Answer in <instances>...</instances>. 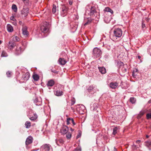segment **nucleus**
Masks as SVG:
<instances>
[{
  "instance_id": "obj_1",
  "label": "nucleus",
  "mask_w": 151,
  "mask_h": 151,
  "mask_svg": "<svg viewBox=\"0 0 151 151\" xmlns=\"http://www.w3.org/2000/svg\"><path fill=\"white\" fill-rule=\"evenodd\" d=\"M102 54L101 50L98 47H95L93 51V56L95 58H99L100 57Z\"/></svg>"
},
{
  "instance_id": "obj_2",
  "label": "nucleus",
  "mask_w": 151,
  "mask_h": 151,
  "mask_svg": "<svg viewBox=\"0 0 151 151\" xmlns=\"http://www.w3.org/2000/svg\"><path fill=\"white\" fill-rule=\"evenodd\" d=\"M114 36L117 37H120L122 35V31L119 28L116 29L114 31Z\"/></svg>"
},
{
  "instance_id": "obj_3",
  "label": "nucleus",
  "mask_w": 151,
  "mask_h": 151,
  "mask_svg": "<svg viewBox=\"0 0 151 151\" xmlns=\"http://www.w3.org/2000/svg\"><path fill=\"white\" fill-rule=\"evenodd\" d=\"M88 14L90 16H95L97 15V13L95 6H91L90 12Z\"/></svg>"
},
{
  "instance_id": "obj_4",
  "label": "nucleus",
  "mask_w": 151,
  "mask_h": 151,
  "mask_svg": "<svg viewBox=\"0 0 151 151\" xmlns=\"http://www.w3.org/2000/svg\"><path fill=\"white\" fill-rule=\"evenodd\" d=\"M29 12V9L26 7H24L23 9L21 11V14L22 17H25Z\"/></svg>"
},
{
  "instance_id": "obj_5",
  "label": "nucleus",
  "mask_w": 151,
  "mask_h": 151,
  "mask_svg": "<svg viewBox=\"0 0 151 151\" xmlns=\"http://www.w3.org/2000/svg\"><path fill=\"white\" fill-rule=\"evenodd\" d=\"M51 146L49 144H45L41 147V151H50Z\"/></svg>"
},
{
  "instance_id": "obj_6",
  "label": "nucleus",
  "mask_w": 151,
  "mask_h": 151,
  "mask_svg": "<svg viewBox=\"0 0 151 151\" xmlns=\"http://www.w3.org/2000/svg\"><path fill=\"white\" fill-rule=\"evenodd\" d=\"M62 9V11L61 12V14L63 17L65 16L67 14L68 8L65 6H63Z\"/></svg>"
},
{
  "instance_id": "obj_7",
  "label": "nucleus",
  "mask_w": 151,
  "mask_h": 151,
  "mask_svg": "<svg viewBox=\"0 0 151 151\" xmlns=\"http://www.w3.org/2000/svg\"><path fill=\"white\" fill-rule=\"evenodd\" d=\"M69 130L68 127L66 125H63L61 130V132L63 134H66Z\"/></svg>"
},
{
  "instance_id": "obj_8",
  "label": "nucleus",
  "mask_w": 151,
  "mask_h": 151,
  "mask_svg": "<svg viewBox=\"0 0 151 151\" xmlns=\"http://www.w3.org/2000/svg\"><path fill=\"white\" fill-rule=\"evenodd\" d=\"M33 138L31 136H29L27 139L25 141V144L26 145H28L32 143L33 142Z\"/></svg>"
},
{
  "instance_id": "obj_9",
  "label": "nucleus",
  "mask_w": 151,
  "mask_h": 151,
  "mask_svg": "<svg viewBox=\"0 0 151 151\" xmlns=\"http://www.w3.org/2000/svg\"><path fill=\"white\" fill-rule=\"evenodd\" d=\"M118 86V83L117 82H112L109 84V87L112 89H115Z\"/></svg>"
},
{
  "instance_id": "obj_10",
  "label": "nucleus",
  "mask_w": 151,
  "mask_h": 151,
  "mask_svg": "<svg viewBox=\"0 0 151 151\" xmlns=\"http://www.w3.org/2000/svg\"><path fill=\"white\" fill-rule=\"evenodd\" d=\"M144 145L149 150H150L151 147V140H148L146 141L145 142Z\"/></svg>"
},
{
  "instance_id": "obj_11",
  "label": "nucleus",
  "mask_w": 151,
  "mask_h": 151,
  "mask_svg": "<svg viewBox=\"0 0 151 151\" xmlns=\"http://www.w3.org/2000/svg\"><path fill=\"white\" fill-rule=\"evenodd\" d=\"M22 52V50L21 47L18 46H17V48L15 52L16 55H18L21 54Z\"/></svg>"
},
{
  "instance_id": "obj_12",
  "label": "nucleus",
  "mask_w": 151,
  "mask_h": 151,
  "mask_svg": "<svg viewBox=\"0 0 151 151\" xmlns=\"http://www.w3.org/2000/svg\"><path fill=\"white\" fill-rule=\"evenodd\" d=\"M16 44L15 42L12 41H9L8 45V48L10 49L14 48Z\"/></svg>"
},
{
  "instance_id": "obj_13",
  "label": "nucleus",
  "mask_w": 151,
  "mask_h": 151,
  "mask_svg": "<svg viewBox=\"0 0 151 151\" xmlns=\"http://www.w3.org/2000/svg\"><path fill=\"white\" fill-rule=\"evenodd\" d=\"M59 63L61 65H65L67 63V61L64 58H60L58 60Z\"/></svg>"
},
{
  "instance_id": "obj_14",
  "label": "nucleus",
  "mask_w": 151,
  "mask_h": 151,
  "mask_svg": "<svg viewBox=\"0 0 151 151\" xmlns=\"http://www.w3.org/2000/svg\"><path fill=\"white\" fill-rule=\"evenodd\" d=\"M30 77L29 73L28 72H26L25 74H23L22 76V78L25 81L28 80Z\"/></svg>"
},
{
  "instance_id": "obj_15",
  "label": "nucleus",
  "mask_w": 151,
  "mask_h": 151,
  "mask_svg": "<svg viewBox=\"0 0 151 151\" xmlns=\"http://www.w3.org/2000/svg\"><path fill=\"white\" fill-rule=\"evenodd\" d=\"M54 83L55 82L52 79H51L48 81L46 85L48 87L52 86L54 85Z\"/></svg>"
},
{
  "instance_id": "obj_16",
  "label": "nucleus",
  "mask_w": 151,
  "mask_h": 151,
  "mask_svg": "<svg viewBox=\"0 0 151 151\" xmlns=\"http://www.w3.org/2000/svg\"><path fill=\"white\" fill-rule=\"evenodd\" d=\"M27 27H24L22 28V31L23 34L27 36L28 35V32L27 30Z\"/></svg>"
},
{
  "instance_id": "obj_17",
  "label": "nucleus",
  "mask_w": 151,
  "mask_h": 151,
  "mask_svg": "<svg viewBox=\"0 0 151 151\" xmlns=\"http://www.w3.org/2000/svg\"><path fill=\"white\" fill-rule=\"evenodd\" d=\"M7 31L10 32H12L13 31L12 26L10 24H7Z\"/></svg>"
},
{
  "instance_id": "obj_18",
  "label": "nucleus",
  "mask_w": 151,
  "mask_h": 151,
  "mask_svg": "<svg viewBox=\"0 0 151 151\" xmlns=\"http://www.w3.org/2000/svg\"><path fill=\"white\" fill-rule=\"evenodd\" d=\"M69 121H71V122L73 123V125L76 124V123L75 122L73 118L71 119L70 118H68L67 119L66 122L67 125H69L70 124Z\"/></svg>"
},
{
  "instance_id": "obj_19",
  "label": "nucleus",
  "mask_w": 151,
  "mask_h": 151,
  "mask_svg": "<svg viewBox=\"0 0 151 151\" xmlns=\"http://www.w3.org/2000/svg\"><path fill=\"white\" fill-rule=\"evenodd\" d=\"M99 69V70L100 72L102 73V74H104L105 73H106V68L103 67H98Z\"/></svg>"
},
{
  "instance_id": "obj_20",
  "label": "nucleus",
  "mask_w": 151,
  "mask_h": 151,
  "mask_svg": "<svg viewBox=\"0 0 151 151\" xmlns=\"http://www.w3.org/2000/svg\"><path fill=\"white\" fill-rule=\"evenodd\" d=\"M55 142L57 145L59 146H60V144H62L63 143V140L62 139H56Z\"/></svg>"
},
{
  "instance_id": "obj_21",
  "label": "nucleus",
  "mask_w": 151,
  "mask_h": 151,
  "mask_svg": "<svg viewBox=\"0 0 151 151\" xmlns=\"http://www.w3.org/2000/svg\"><path fill=\"white\" fill-rule=\"evenodd\" d=\"M138 70L136 69L135 68L132 73V76L134 77H135L138 74Z\"/></svg>"
},
{
  "instance_id": "obj_22",
  "label": "nucleus",
  "mask_w": 151,
  "mask_h": 151,
  "mask_svg": "<svg viewBox=\"0 0 151 151\" xmlns=\"http://www.w3.org/2000/svg\"><path fill=\"white\" fill-rule=\"evenodd\" d=\"M47 28L46 26H42L41 27V30L42 32L45 33L47 32Z\"/></svg>"
},
{
  "instance_id": "obj_23",
  "label": "nucleus",
  "mask_w": 151,
  "mask_h": 151,
  "mask_svg": "<svg viewBox=\"0 0 151 151\" xmlns=\"http://www.w3.org/2000/svg\"><path fill=\"white\" fill-rule=\"evenodd\" d=\"M32 77L34 80L36 81H38L39 78V77L38 75L36 74H34L32 75Z\"/></svg>"
},
{
  "instance_id": "obj_24",
  "label": "nucleus",
  "mask_w": 151,
  "mask_h": 151,
  "mask_svg": "<svg viewBox=\"0 0 151 151\" xmlns=\"http://www.w3.org/2000/svg\"><path fill=\"white\" fill-rule=\"evenodd\" d=\"M63 92L61 91H57L55 93V94L57 96H59L62 95H63Z\"/></svg>"
},
{
  "instance_id": "obj_25",
  "label": "nucleus",
  "mask_w": 151,
  "mask_h": 151,
  "mask_svg": "<svg viewBox=\"0 0 151 151\" xmlns=\"http://www.w3.org/2000/svg\"><path fill=\"white\" fill-rule=\"evenodd\" d=\"M37 114L35 113L33 114V116L29 117V119L31 120H35L37 118Z\"/></svg>"
},
{
  "instance_id": "obj_26",
  "label": "nucleus",
  "mask_w": 151,
  "mask_h": 151,
  "mask_svg": "<svg viewBox=\"0 0 151 151\" xmlns=\"http://www.w3.org/2000/svg\"><path fill=\"white\" fill-rule=\"evenodd\" d=\"M25 125L26 128H29L31 127V123L29 121H27L25 124Z\"/></svg>"
},
{
  "instance_id": "obj_27",
  "label": "nucleus",
  "mask_w": 151,
  "mask_h": 151,
  "mask_svg": "<svg viewBox=\"0 0 151 151\" xmlns=\"http://www.w3.org/2000/svg\"><path fill=\"white\" fill-rule=\"evenodd\" d=\"M12 9L14 12H17V8L16 5L14 4H13L12 6Z\"/></svg>"
},
{
  "instance_id": "obj_28",
  "label": "nucleus",
  "mask_w": 151,
  "mask_h": 151,
  "mask_svg": "<svg viewBox=\"0 0 151 151\" xmlns=\"http://www.w3.org/2000/svg\"><path fill=\"white\" fill-rule=\"evenodd\" d=\"M136 100L135 98L134 97H131L130 98L129 101L132 104H135L136 102Z\"/></svg>"
},
{
  "instance_id": "obj_29",
  "label": "nucleus",
  "mask_w": 151,
  "mask_h": 151,
  "mask_svg": "<svg viewBox=\"0 0 151 151\" xmlns=\"http://www.w3.org/2000/svg\"><path fill=\"white\" fill-rule=\"evenodd\" d=\"M56 8V6L55 5L53 4L52 9V13L53 14H55L56 13L57 10Z\"/></svg>"
},
{
  "instance_id": "obj_30",
  "label": "nucleus",
  "mask_w": 151,
  "mask_h": 151,
  "mask_svg": "<svg viewBox=\"0 0 151 151\" xmlns=\"http://www.w3.org/2000/svg\"><path fill=\"white\" fill-rule=\"evenodd\" d=\"M8 56L7 53L5 51H3L1 53V56L2 57H6Z\"/></svg>"
},
{
  "instance_id": "obj_31",
  "label": "nucleus",
  "mask_w": 151,
  "mask_h": 151,
  "mask_svg": "<svg viewBox=\"0 0 151 151\" xmlns=\"http://www.w3.org/2000/svg\"><path fill=\"white\" fill-rule=\"evenodd\" d=\"M118 130V128L117 127H115L113 129V134L114 135L116 134L117 133V131Z\"/></svg>"
},
{
  "instance_id": "obj_32",
  "label": "nucleus",
  "mask_w": 151,
  "mask_h": 151,
  "mask_svg": "<svg viewBox=\"0 0 151 151\" xmlns=\"http://www.w3.org/2000/svg\"><path fill=\"white\" fill-rule=\"evenodd\" d=\"M145 112L142 111L140 112L139 114L137 116V118L139 119L140 118L141 116L144 114Z\"/></svg>"
},
{
  "instance_id": "obj_33",
  "label": "nucleus",
  "mask_w": 151,
  "mask_h": 151,
  "mask_svg": "<svg viewBox=\"0 0 151 151\" xmlns=\"http://www.w3.org/2000/svg\"><path fill=\"white\" fill-rule=\"evenodd\" d=\"M13 40L14 41H19V38L15 36L13 38Z\"/></svg>"
},
{
  "instance_id": "obj_34",
  "label": "nucleus",
  "mask_w": 151,
  "mask_h": 151,
  "mask_svg": "<svg viewBox=\"0 0 151 151\" xmlns=\"http://www.w3.org/2000/svg\"><path fill=\"white\" fill-rule=\"evenodd\" d=\"M71 105H73L75 103V99L74 98H73L71 100Z\"/></svg>"
},
{
  "instance_id": "obj_35",
  "label": "nucleus",
  "mask_w": 151,
  "mask_h": 151,
  "mask_svg": "<svg viewBox=\"0 0 151 151\" xmlns=\"http://www.w3.org/2000/svg\"><path fill=\"white\" fill-rule=\"evenodd\" d=\"M6 74L8 77H10L12 76V72L11 71H8L6 72Z\"/></svg>"
},
{
  "instance_id": "obj_36",
  "label": "nucleus",
  "mask_w": 151,
  "mask_h": 151,
  "mask_svg": "<svg viewBox=\"0 0 151 151\" xmlns=\"http://www.w3.org/2000/svg\"><path fill=\"white\" fill-rule=\"evenodd\" d=\"M71 134L70 133H68L66 135V137L68 139H70L71 138Z\"/></svg>"
},
{
  "instance_id": "obj_37",
  "label": "nucleus",
  "mask_w": 151,
  "mask_h": 151,
  "mask_svg": "<svg viewBox=\"0 0 151 151\" xmlns=\"http://www.w3.org/2000/svg\"><path fill=\"white\" fill-rule=\"evenodd\" d=\"M122 70L124 73L126 72L127 68H125V66L122 67Z\"/></svg>"
},
{
  "instance_id": "obj_38",
  "label": "nucleus",
  "mask_w": 151,
  "mask_h": 151,
  "mask_svg": "<svg viewBox=\"0 0 151 151\" xmlns=\"http://www.w3.org/2000/svg\"><path fill=\"white\" fill-rule=\"evenodd\" d=\"M93 86H90L88 88L87 90L88 91L90 92V91H91L93 90Z\"/></svg>"
},
{
  "instance_id": "obj_39",
  "label": "nucleus",
  "mask_w": 151,
  "mask_h": 151,
  "mask_svg": "<svg viewBox=\"0 0 151 151\" xmlns=\"http://www.w3.org/2000/svg\"><path fill=\"white\" fill-rule=\"evenodd\" d=\"M146 116L147 119H148L151 118V113L147 114Z\"/></svg>"
},
{
  "instance_id": "obj_40",
  "label": "nucleus",
  "mask_w": 151,
  "mask_h": 151,
  "mask_svg": "<svg viewBox=\"0 0 151 151\" xmlns=\"http://www.w3.org/2000/svg\"><path fill=\"white\" fill-rule=\"evenodd\" d=\"M110 9V8L109 7H106L104 9V11L106 12H109Z\"/></svg>"
},
{
  "instance_id": "obj_41",
  "label": "nucleus",
  "mask_w": 151,
  "mask_h": 151,
  "mask_svg": "<svg viewBox=\"0 0 151 151\" xmlns=\"http://www.w3.org/2000/svg\"><path fill=\"white\" fill-rule=\"evenodd\" d=\"M11 23L14 25L16 26L17 24V23L16 22V20H14L12 21V22H11Z\"/></svg>"
},
{
  "instance_id": "obj_42",
  "label": "nucleus",
  "mask_w": 151,
  "mask_h": 151,
  "mask_svg": "<svg viewBox=\"0 0 151 151\" xmlns=\"http://www.w3.org/2000/svg\"><path fill=\"white\" fill-rule=\"evenodd\" d=\"M10 19L12 21H13L16 20V19H15V18H14V17L13 16H12L11 17H10Z\"/></svg>"
},
{
  "instance_id": "obj_43",
  "label": "nucleus",
  "mask_w": 151,
  "mask_h": 151,
  "mask_svg": "<svg viewBox=\"0 0 151 151\" xmlns=\"http://www.w3.org/2000/svg\"><path fill=\"white\" fill-rule=\"evenodd\" d=\"M119 64L122 67L124 66V63L122 62H120L119 63Z\"/></svg>"
},
{
  "instance_id": "obj_44",
  "label": "nucleus",
  "mask_w": 151,
  "mask_h": 151,
  "mask_svg": "<svg viewBox=\"0 0 151 151\" xmlns=\"http://www.w3.org/2000/svg\"><path fill=\"white\" fill-rule=\"evenodd\" d=\"M73 151H81V149L79 148H77Z\"/></svg>"
},
{
  "instance_id": "obj_45",
  "label": "nucleus",
  "mask_w": 151,
  "mask_h": 151,
  "mask_svg": "<svg viewBox=\"0 0 151 151\" xmlns=\"http://www.w3.org/2000/svg\"><path fill=\"white\" fill-rule=\"evenodd\" d=\"M91 21H90V20H88L84 24V25H86L87 24H88L90 23H91Z\"/></svg>"
},
{
  "instance_id": "obj_46",
  "label": "nucleus",
  "mask_w": 151,
  "mask_h": 151,
  "mask_svg": "<svg viewBox=\"0 0 151 151\" xmlns=\"http://www.w3.org/2000/svg\"><path fill=\"white\" fill-rule=\"evenodd\" d=\"M51 71L52 72L55 73L56 74H58V72L57 71H56L55 70H51Z\"/></svg>"
},
{
  "instance_id": "obj_47",
  "label": "nucleus",
  "mask_w": 151,
  "mask_h": 151,
  "mask_svg": "<svg viewBox=\"0 0 151 151\" xmlns=\"http://www.w3.org/2000/svg\"><path fill=\"white\" fill-rule=\"evenodd\" d=\"M69 4L70 5H72L73 4V1L71 0H69Z\"/></svg>"
},
{
  "instance_id": "obj_48",
  "label": "nucleus",
  "mask_w": 151,
  "mask_h": 151,
  "mask_svg": "<svg viewBox=\"0 0 151 151\" xmlns=\"http://www.w3.org/2000/svg\"><path fill=\"white\" fill-rule=\"evenodd\" d=\"M81 134L79 133L78 135H77L76 137L77 139H78L79 138V137H80L81 136Z\"/></svg>"
},
{
  "instance_id": "obj_49",
  "label": "nucleus",
  "mask_w": 151,
  "mask_h": 151,
  "mask_svg": "<svg viewBox=\"0 0 151 151\" xmlns=\"http://www.w3.org/2000/svg\"><path fill=\"white\" fill-rule=\"evenodd\" d=\"M109 12H110L111 14H113L114 13L113 11L110 8Z\"/></svg>"
},
{
  "instance_id": "obj_50",
  "label": "nucleus",
  "mask_w": 151,
  "mask_h": 151,
  "mask_svg": "<svg viewBox=\"0 0 151 151\" xmlns=\"http://www.w3.org/2000/svg\"><path fill=\"white\" fill-rule=\"evenodd\" d=\"M109 12H110L111 14H113L114 13L113 11L110 8Z\"/></svg>"
},
{
  "instance_id": "obj_51",
  "label": "nucleus",
  "mask_w": 151,
  "mask_h": 151,
  "mask_svg": "<svg viewBox=\"0 0 151 151\" xmlns=\"http://www.w3.org/2000/svg\"><path fill=\"white\" fill-rule=\"evenodd\" d=\"M141 142V140H137L136 141V142L138 144L139 143Z\"/></svg>"
},
{
  "instance_id": "obj_52",
  "label": "nucleus",
  "mask_w": 151,
  "mask_h": 151,
  "mask_svg": "<svg viewBox=\"0 0 151 151\" xmlns=\"http://www.w3.org/2000/svg\"><path fill=\"white\" fill-rule=\"evenodd\" d=\"M145 24H143V23L142 24V27H145Z\"/></svg>"
},
{
  "instance_id": "obj_53",
  "label": "nucleus",
  "mask_w": 151,
  "mask_h": 151,
  "mask_svg": "<svg viewBox=\"0 0 151 151\" xmlns=\"http://www.w3.org/2000/svg\"><path fill=\"white\" fill-rule=\"evenodd\" d=\"M19 23L20 25H22V22L21 21H19Z\"/></svg>"
},
{
  "instance_id": "obj_54",
  "label": "nucleus",
  "mask_w": 151,
  "mask_h": 151,
  "mask_svg": "<svg viewBox=\"0 0 151 151\" xmlns=\"http://www.w3.org/2000/svg\"><path fill=\"white\" fill-rule=\"evenodd\" d=\"M137 58H138L139 59H140V58H141V56H140V55H138V56H137Z\"/></svg>"
},
{
  "instance_id": "obj_55",
  "label": "nucleus",
  "mask_w": 151,
  "mask_h": 151,
  "mask_svg": "<svg viewBox=\"0 0 151 151\" xmlns=\"http://www.w3.org/2000/svg\"><path fill=\"white\" fill-rule=\"evenodd\" d=\"M70 130L71 131H74V129L72 128H70Z\"/></svg>"
},
{
  "instance_id": "obj_56",
  "label": "nucleus",
  "mask_w": 151,
  "mask_h": 151,
  "mask_svg": "<svg viewBox=\"0 0 151 151\" xmlns=\"http://www.w3.org/2000/svg\"><path fill=\"white\" fill-rule=\"evenodd\" d=\"M114 151H116V149L115 147H114Z\"/></svg>"
},
{
  "instance_id": "obj_57",
  "label": "nucleus",
  "mask_w": 151,
  "mask_h": 151,
  "mask_svg": "<svg viewBox=\"0 0 151 151\" xmlns=\"http://www.w3.org/2000/svg\"><path fill=\"white\" fill-rule=\"evenodd\" d=\"M149 137V136L148 135H146V137L147 138H148Z\"/></svg>"
},
{
  "instance_id": "obj_58",
  "label": "nucleus",
  "mask_w": 151,
  "mask_h": 151,
  "mask_svg": "<svg viewBox=\"0 0 151 151\" xmlns=\"http://www.w3.org/2000/svg\"><path fill=\"white\" fill-rule=\"evenodd\" d=\"M2 43V41L1 40H0V44H1Z\"/></svg>"
},
{
  "instance_id": "obj_59",
  "label": "nucleus",
  "mask_w": 151,
  "mask_h": 151,
  "mask_svg": "<svg viewBox=\"0 0 151 151\" xmlns=\"http://www.w3.org/2000/svg\"><path fill=\"white\" fill-rule=\"evenodd\" d=\"M23 1H26L27 0H22Z\"/></svg>"
},
{
  "instance_id": "obj_60",
  "label": "nucleus",
  "mask_w": 151,
  "mask_h": 151,
  "mask_svg": "<svg viewBox=\"0 0 151 151\" xmlns=\"http://www.w3.org/2000/svg\"><path fill=\"white\" fill-rule=\"evenodd\" d=\"M81 106H82L84 107V106H83V105H82Z\"/></svg>"
},
{
  "instance_id": "obj_61",
  "label": "nucleus",
  "mask_w": 151,
  "mask_h": 151,
  "mask_svg": "<svg viewBox=\"0 0 151 151\" xmlns=\"http://www.w3.org/2000/svg\"><path fill=\"white\" fill-rule=\"evenodd\" d=\"M71 122V121H69V122L70 123V122Z\"/></svg>"
}]
</instances>
